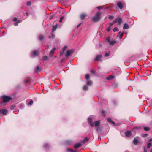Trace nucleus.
<instances>
[{
	"label": "nucleus",
	"mask_w": 152,
	"mask_h": 152,
	"mask_svg": "<svg viewBox=\"0 0 152 152\" xmlns=\"http://www.w3.org/2000/svg\"><path fill=\"white\" fill-rule=\"evenodd\" d=\"M114 77L113 75H109L107 78V79L108 80H112L113 79Z\"/></svg>",
	"instance_id": "obj_16"
},
{
	"label": "nucleus",
	"mask_w": 152,
	"mask_h": 152,
	"mask_svg": "<svg viewBox=\"0 0 152 152\" xmlns=\"http://www.w3.org/2000/svg\"><path fill=\"white\" fill-rule=\"evenodd\" d=\"M73 142V141L71 140H68L64 142V144L66 145H71L72 143Z\"/></svg>",
	"instance_id": "obj_7"
},
{
	"label": "nucleus",
	"mask_w": 152,
	"mask_h": 152,
	"mask_svg": "<svg viewBox=\"0 0 152 152\" xmlns=\"http://www.w3.org/2000/svg\"><path fill=\"white\" fill-rule=\"evenodd\" d=\"M18 20V18L16 17H15L13 19L12 21L13 22L17 21Z\"/></svg>",
	"instance_id": "obj_40"
},
{
	"label": "nucleus",
	"mask_w": 152,
	"mask_h": 152,
	"mask_svg": "<svg viewBox=\"0 0 152 152\" xmlns=\"http://www.w3.org/2000/svg\"><path fill=\"white\" fill-rule=\"evenodd\" d=\"M119 34H120V36H119V38L120 39H121L122 37H123V34H124V32H122L121 34V32H119Z\"/></svg>",
	"instance_id": "obj_30"
},
{
	"label": "nucleus",
	"mask_w": 152,
	"mask_h": 152,
	"mask_svg": "<svg viewBox=\"0 0 152 152\" xmlns=\"http://www.w3.org/2000/svg\"><path fill=\"white\" fill-rule=\"evenodd\" d=\"M15 107V105H13L11 106L10 109L11 110H13L14 109V108Z\"/></svg>",
	"instance_id": "obj_39"
},
{
	"label": "nucleus",
	"mask_w": 152,
	"mask_h": 152,
	"mask_svg": "<svg viewBox=\"0 0 152 152\" xmlns=\"http://www.w3.org/2000/svg\"><path fill=\"white\" fill-rule=\"evenodd\" d=\"M88 121L90 123H91L92 121V120L91 118H88Z\"/></svg>",
	"instance_id": "obj_47"
},
{
	"label": "nucleus",
	"mask_w": 152,
	"mask_h": 152,
	"mask_svg": "<svg viewBox=\"0 0 152 152\" xmlns=\"http://www.w3.org/2000/svg\"><path fill=\"white\" fill-rule=\"evenodd\" d=\"M149 142H152V139H150L149 140Z\"/></svg>",
	"instance_id": "obj_57"
},
{
	"label": "nucleus",
	"mask_w": 152,
	"mask_h": 152,
	"mask_svg": "<svg viewBox=\"0 0 152 152\" xmlns=\"http://www.w3.org/2000/svg\"><path fill=\"white\" fill-rule=\"evenodd\" d=\"M48 37H49V38H51V37L50 36H49Z\"/></svg>",
	"instance_id": "obj_60"
},
{
	"label": "nucleus",
	"mask_w": 152,
	"mask_h": 152,
	"mask_svg": "<svg viewBox=\"0 0 152 152\" xmlns=\"http://www.w3.org/2000/svg\"><path fill=\"white\" fill-rule=\"evenodd\" d=\"M102 6H98L97 7V8L100 10L102 8Z\"/></svg>",
	"instance_id": "obj_49"
},
{
	"label": "nucleus",
	"mask_w": 152,
	"mask_h": 152,
	"mask_svg": "<svg viewBox=\"0 0 152 152\" xmlns=\"http://www.w3.org/2000/svg\"><path fill=\"white\" fill-rule=\"evenodd\" d=\"M53 18V17L52 16H50V19H52Z\"/></svg>",
	"instance_id": "obj_56"
},
{
	"label": "nucleus",
	"mask_w": 152,
	"mask_h": 152,
	"mask_svg": "<svg viewBox=\"0 0 152 152\" xmlns=\"http://www.w3.org/2000/svg\"><path fill=\"white\" fill-rule=\"evenodd\" d=\"M114 18V16L112 15H110L108 17V18L110 20L113 19Z\"/></svg>",
	"instance_id": "obj_41"
},
{
	"label": "nucleus",
	"mask_w": 152,
	"mask_h": 152,
	"mask_svg": "<svg viewBox=\"0 0 152 152\" xmlns=\"http://www.w3.org/2000/svg\"><path fill=\"white\" fill-rule=\"evenodd\" d=\"M106 40L108 42V43H109L111 41L110 37H108L107 39Z\"/></svg>",
	"instance_id": "obj_48"
},
{
	"label": "nucleus",
	"mask_w": 152,
	"mask_h": 152,
	"mask_svg": "<svg viewBox=\"0 0 152 152\" xmlns=\"http://www.w3.org/2000/svg\"><path fill=\"white\" fill-rule=\"evenodd\" d=\"M107 121L113 124V125L115 124V123L114 121H112V120H111V119L110 118H107Z\"/></svg>",
	"instance_id": "obj_18"
},
{
	"label": "nucleus",
	"mask_w": 152,
	"mask_h": 152,
	"mask_svg": "<svg viewBox=\"0 0 152 152\" xmlns=\"http://www.w3.org/2000/svg\"><path fill=\"white\" fill-rule=\"evenodd\" d=\"M151 152H152V149L151 151Z\"/></svg>",
	"instance_id": "obj_61"
},
{
	"label": "nucleus",
	"mask_w": 152,
	"mask_h": 152,
	"mask_svg": "<svg viewBox=\"0 0 152 152\" xmlns=\"http://www.w3.org/2000/svg\"><path fill=\"white\" fill-rule=\"evenodd\" d=\"M113 22V24H114L117 23L118 25L120 26L122 22V19L121 17H118L115 19Z\"/></svg>",
	"instance_id": "obj_3"
},
{
	"label": "nucleus",
	"mask_w": 152,
	"mask_h": 152,
	"mask_svg": "<svg viewBox=\"0 0 152 152\" xmlns=\"http://www.w3.org/2000/svg\"><path fill=\"white\" fill-rule=\"evenodd\" d=\"M144 152H147V151L145 149L144 150Z\"/></svg>",
	"instance_id": "obj_59"
},
{
	"label": "nucleus",
	"mask_w": 152,
	"mask_h": 152,
	"mask_svg": "<svg viewBox=\"0 0 152 152\" xmlns=\"http://www.w3.org/2000/svg\"><path fill=\"white\" fill-rule=\"evenodd\" d=\"M125 134L126 136L129 137L132 135L131 132L130 131H127L125 132Z\"/></svg>",
	"instance_id": "obj_14"
},
{
	"label": "nucleus",
	"mask_w": 152,
	"mask_h": 152,
	"mask_svg": "<svg viewBox=\"0 0 152 152\" xmlns=\"http://www.w3.org/2000/svg\"><path fill=\"white\" fill-rule=\"evenodd\" d=\"M18 23L17 21L15 23H14V25L15 26H17L18 25Z\"/></svg>",
	"instance_id": "obj_50"
},
{
	"label": "nucleus",
	"mask_w": 152,
	"mask_h": 152,
	"mask_svg": "<svg viewBox=\"0 0 152 152\" xmlns=\"http://www.w3.org/2000/svg\"><path fill=\"white\" fill-rule=\"evenodd\" d=\"M139 142V140L138 139L134 138V139L133 143L135 145H136L138 144Z\"/></svg>",
	"instance_id": "obj_12"
},
{
	"label": "nucleus",
	"mask_w": 152,
	"mask_h": 152,
	"mask_svg": "<svg viewBox=\"0 0 152 152\" xmlns=\"http://www.w3.org/2000/svg\"><path fill=\"white\" fill-rule=\"evenodd\" d=\"M90 72H91V74H95L96 72L95 71H94V70L93 69H91L90 70Z\"/></svg>",
	"instance_id": "obj_42"
},
{
	"label": "nucleus",
	"mask_w": 152,
	"mask_h": 152,
	"mask_svg": "<svg viewBox=\"0 0 152 152\" xmlns=\"http://www.w3.org/2000/svg\"><path fill=\"white\" fill-rule=\"evenodd\" d=\"M27 15L28 16V14H27Z\"/></svg>",
	"instance_id": "obj_62"
},
{
	"label": "nucleus",
	"mask_w": 152,
	"mask_h": 152,
	"mask_svg": "<svg viewBox=\"0 0 152 152\" xmlns=\"http://www.w3.org/2000/svg\"><path fill=\"white\" fill-rule=\"evenodd\" d=\"M44 148L46 149H48L49 147V144H46L44 145Z\"/></svg>",
	"instance_id": "obj_26"
},
{
	"label": "nucleus",
	"mask_w": 152,
	"mask_h": 152,
	"mask_svg": "<svg viewBox=\"0 0 152 152\" xmlns=\"http://www.w3.org/2000/svg\"><path fill=\"white\" fill-rule=\"evenodd\" d=\"M56 50L55 48H54L53 49L50 51V54H53L54 50Z\"/></svg>",
	"instance_id": "obj_35"
},
{
	"label": "nucleus",
	"mask_w": 152,
	"mask_h": 152,
	"mask_svg": "<svg viewBox=\"0 0 152 152\" xmlns=\"http://www.w3.org/2000/svg\"><path fill=\"white\" fill-rule=\"evenodd\" d=\"M32 53L33 55L35 56H37L38 54V52L36 50H34L33 51Z\"/></svg>",
	"instance_id": "obj_22"
},
{
	"label": "nucleus",
	"mask_w": 152,
	"mask_h": 152,
	"mask_svg": "<svg viewBox=\"0 0 152 152\" xmlns=\"http://www.w3.org/2000/svg\"><path fill=\"white\" fill-rule=\"evenodd\" d=\"M96 131L98 133H100L101 132L102 130H101V128H100L98 126V127H96Z\"/></svg>",
	"instance_id": "obj_24"
},
{
	"label": "nucleus",
	"mask_w": 152,
	"mask_h": 152,
	"mask_svg": "<svg viewBox=\"0 0 152 152\" xmlns=\"http://www.w3.org/2000/svg\"><path fill=\"white\" fill-rule=\"evenodd\" d=\"M100 124V121H98L95 122V126L96 127L99 126V125Z\"/></svg>",
	"instance_id": "obj_17"
},
{
	"label": "nucleus",
	"mask_w": 152,
	"mask_h": 152,
	"mask_svg": "<svg viewBox=\"0 0 152 152\" xmlns=\"http://www.w3.org/2000/svg\"><path fill=\"white\" fill-rule=\"evenodd\" d=\"M144 129L145 131H149L150 129V128L149 127H145L144 128Z\"/></svg>",
	"instance_id": "obj_32"
},
{
	"label": "nucleus",
	"mask_w": 152,
	"mask_h": 152,
	"mask_svg": "<svg viewBox=\"0 0 152 152\" xmlns=\"http://www.w3.org/2000/svg\"><path fill=\"white\" fill-rule=\"evenodd\" d=\"M151 146V142H149L148 144L147 148L148 149H149L150 147Z\"/></svg>",
	"instance_id": "obj_33"
},
{
	"label": "nucleus",
	"mask_w": 152,
	"mask_h": 152,
	"mask_svg": "<svg viewBox=\"0 0 152 152\" xmlns=\"http://www.w3.org/2000/svg\"><path fill=\"white\" fill-rule=\"evenodd\" d=\"M64 59H62L61 61V62H63V61H64Z\"/></svg>",
	"instance_id": "obj_58"
},
{
	"label": "nucleus",
	"mask_w": 152,
	"mask_h": 152,
	"mask_svg": "<svg viewBox=\"0 0 152 152\" xmlns=\"http://www.w3.org/2000/svg\"><path fill=\"white\" fill-rule=\"evenodd\" d=\"M102 57V54H100L97 55L96 58L95 59V61H99V60Z\"/></svg>",
	"instance_id": "obj_9"
},
{
	"label": "nucleus",
	"mask_w": 152,
	"mask_h": 152,
	"mask_svg": "<svg viewBox=\"0 0 152 152\" xmlns=\"http://www.w3.org/2000/svg\"><path fill=\"white\" fill-rule=\"evenodd\" d=\"M26 4L28 6H30L31 5V3L30 1H28L27 2Z\"/></svg>",
	"instance_id": "obj_43"
},
{
	"label": "nucleus",
	"mask_w": 152,
	"mask_h": 152,
	"mask_svg": "<svg viewBox=\"0 0 152 152\" xmlns=\"http://www.w3.org/2000/svg\"><path fill=\"white\" fill-rule=\"evenodd\" d=\"M57 28V26L56 25L53 26L52 32H54L56 30Z\"/></svg>",
	"instance_id": "obj_19"
},
{
	"label": "nucleus",
	"mask_w": 152,
	"mask_h": 152,
	"mask_svg": "<svg viewBox=\"0 0 152 152\" xmlns=\"http://www.w3.org/2000/svg\"><path fill=\"white\" fill-rule=\"evenodd\" d=\"M8 111L7 109H0V113H1L3 115H6L8 113Z\"/></svg>",
	"instance_id": "obj_4"
},
{
	"label": "nucleus",
	"mask_w": 152,
	"mask_h": 152,
	"mask_svg": "<svg viewBox=\"0 0 152 152\" xmlns=\"http://www.w3.org/2000/svg\"><path fill=\"white\" fill-rule=\"evenodd\" d=\"M33 103V101L32 100H31L28 103V104L29 105H31Z\"/></svg>",
	"instance_id": "obj_44"
},
{
	"label": "nucleus",
	"mask_w": 152,
	"mask_h": 152,
	"mask_svg": "<svg viewBox=\"0 0 152 152\" xmlns=\"http://www.w3.org/2000/svg\"><path fill=\"white\" fill-rule=\"evenodd\" d=\"M118 28L116 27H115L113 29V31L114 32H115L116 31H118Z\"/></svg>",
	"instance_id": "obj_34"
},
{
	"label": "nucleus",
	"mask_w": 152,
	"mask_h": 152,
	"mask_svg": "<svg viewBox=\"0 0 152 152\" xmlns=\"http://www.w3.org/2000/svg\"><path fill=\"white\" fill-rule=\"evenodd\" d=\"M66 151L67 152H75V151L72 149H69L68 148L66 149Z\"/></svg>",
	"instance_id": "obj_29"
},
{
	"label": "nucleus",
	"mask_w": 152,
	"mask_h": 152,
	"mask_svg": "<svg viewBox=\"0 0 152 152\" xmlns=\"http://www.w3.org/2000/svg\"><path fill=\"white\" fill-rule=\"evenodd\" d=\"M114 24H113V22L111 23H110L109 26L106 28V30L108 32H109L111 30V28L112 27L113 25Z\"/></svg>",
	"instance_id": "obj_8"
},
{
	"label": "nucleus",
	"mask_w": 152,
	"mask_h": 152,
	"mask_svg": "<svg viewBox=\"0 0 152 152\" xmlns=\"http://www.w3.org/2000/svg\"><path fill=\"white\" fill-rule=\"evenodd\" d=\"M129 28V26L127 23H125L124 24L123 26L124 29H127Z\"/></svg>",
	"instance_id": "obj_15"
},
{
	"label": "nucleus",
	"mask_w": 152,
	"mask_h": 152,
	"mask_svg": "<svg viewBox=\"0 0 152 152\" xmlns=\"http://www.w3.org/2000/svg\"><path fill=\"white\" fill-rule=\"evenodd\" d=\"M22 21L21 20H17V22H18V23H19L22 22Z\"/></svg>",
	"instance_id": "obj_52"
},
{
	"label": "nucleus",
	"mask_w": 152,
	"mask_h": 152,
	"mask_svg": "<svg viewBox=\"0 0 152 152\" xmlns=\"http://www.w3.org/2000/svg\"><path fill=\"white\" fill-rule=\"evenodd\" d=\"M63 53H64V52H63V51H62H62H61L60 52V55L61 56H62L63 55Z\"/></svg>",
	"instance_id": "obj_53"
},
{
	"label": "nucleus",
	"mask_w": 152,
	"mask_h": 152,
	"mask_svg": "<svg viewBox=\"0 0 152 152\" xmlns=\"http://www.w3.org/2000/svg\"><path fill=\"white\" fill-rule=\"evenodd\" d=\"M81 23H80V24H79L77 26V27L78 28L80 25H81Z\"/></svg>",
	"instance_id": "obj_54"
},
{
	"label": "nucleus",
	"mask_w": 152,
	"mask_h": 152,
	"mask_svg": "<svg viewBox=\"0 0 152 152\" xmlns=\"http://www.w3.org/2000/svg\"><path fill=\"white\" fill-rule=\"evenodd\" d=\"M64 17L63 16L61 17L60 19L59 22L61 23L62 22V20L64 18Z\"/></svg>",
	"instance_id": "obj_38"
},
{
	"label": "nucleus",
	"mask_w": 152,
	"mask_h": 152,
	"mask_svg": "<svg viewBox=\"0 0 152 152\" xmlns=\"http://www.w3.org/2000/svg\"><path fill=\"white\" fill-rule=\"evenodd\" d=\"M110 52H106L104 55L105 56L108 57L109 56Z\"/></svg>",
	"instance_id": "obj_37"
},
{
	"label": "nucleus",
	"mask_w": 152,
	"mask_h": 152,
	"mask_svg": "<svg viewBox=\"0 0 152 152\" xmlns=\"http://www.w3.org/2000/svg\"><path fill=\"white\" fill-rule=\"evenodd\" d=\"M42 69L41 67H39L38 66H37L35 69V71L36 72L38 73L40 72L42 70Z\"/></svg>",
	"instance_id": "obj_11"
},
{
	"label": "nucleus",
	"mask_w": 152,
	"mask_h": 152,
	"mask_svg": "<svg viewBox=\"0 0 152 152\" xmlns=\"http://www.w3.org/2000/svg\"><path fill=\"white\" fill-rule=\"evenodd\" d=\"M117 5L118 7L121 10H122L123 8V5L122 3L120 2H118Z\"/></svg>",
	"instance_id": "obj_6"
},
{
	"label": "nucleus",
	"mask_w": 152,
	"mask_h": 152,
	"mask_svg": "<svg viewBox=\"0 0 152 152\" xmlns=\"http://www.w3.org/2000/svg\"><path fill=\"white\" fill-rule=\"evenodd\" d=\"M101 13L100 12H98L92 18V20L94 22H96L99 20L100 19V16Z\"/></svg>",
	"instance_id": "obj_2"
},
{
	"label": "nucleus",
	"mask_w": 152,
	"mask_h": 152,
	"mask_svg": "<svg viewBox=\"0 0 152 152\" xmlns=\"http://www.w3.org/2000/svg\"><path fill=\"white\" fill-rule=\"evenodd\" d=\"M82 145V144L81 143H77L75 145H74V148L76 149H77L80 147Z\"/></svg>",
	"instance_id": "obj_10"
},
{
	"label": "nucleus",
	"mask_w": 152,
	"mask_h": 152,
	"mask_svg": "<svg viewBox=\"0 0 152 152\" xmlns=\"http://www.w3.org/2000/svg\"><path fill=\"white\" fill-rule=\"evenodd\" d=\"M43 59L44 61H46L48 59V58L46 56H44L43 57Z\"/></svg>",
	"instance_id": "obj_31"
},
{
	"label": "nucleus",
	"mask_w": 152,
	"mask_h": 152,
	"mask_svg": "<svg viewBox=\"0 0 152 152\" xmlns=\"http://www.w3.org/2000/svg\"><path fill=\"white\" fill-rule=\"evenodd\" d=\"M115 43L116 41L115 40H113L112 41H110L109 43L110 44V45H113Z\"/></svg>",
	"instance_id": "obj_27"
},
{
	"label": "nucleus",
	"mask_w": 152,
	"mask_h": 152,
	"mask_svg": "<svg viewBox=\"0 0 152 152\" xmlns=\"http://www.w3.org/2000/svg\"><path fill=\"white\" fill-rule=\"evenodd\" d=\"M73 53L72 50H67L66 51V53L65 54V56L66 57H68L70 55H72Z\"/></svg>",
	"instance_id": "obj_5"
},
{
	"label": "nucleus",
	"mask_w": 152,
	"mask_h": 152,
	"mask_svg": "<svg viewBox=\"0 0 152 152\" xmlns=\"http://www.w3.org/2000/svg\"><path fill=\"white\" fill-rule=\"evenodd\" d=\"M45 38V36L43 35H40L39 36V39L40 40H43Z\"/></svg>",
	"instance_id": "obj_25"
},
{
	"label": "nucleus",
	"mask_w": 152,
	"mask_h": 152,
	"mask_svg": "<svg viewBox=\"0 0 152 152\" xmlns=\"http://www.w3.org/2000/svg\"><path fill=\"white\" fill-rule=\"evenodd\" d=\"M87 85L83 86V89L84 91H87L88 89V88Z\"/></svg>",
	"instance_id": "obj_21"
},
{
	"label": "nucleus",
	"mask_w": 152,
	"mask_h": 152,
	"mask_svg": "<svg viewBox=\"0 0 152 152\" xmlns=\"http://www.w3.org/2000/svg\"><path fill=\"white\" fill-rule=\"evenodd\" d=\"M148 135V134H145L142 135V136L143 137H147Z\"/></svg>",
	"instance_id": "obj_51"
},
{
	"label": "nucleus",
	"mask_w": 152,
	"mask_h": 152,
	"mask_svg": "<svg viewBox=\"0 0 152 152\" xmlns=\"http://www.w3.org/2000/svg\"><path fill=\"white\" fill-rule=\"evenodd\" d=\"M87 16V15L85 14H82L80 15V18L82 20H84L85 17Z\"/></svg>",
	"instance_id": "obj_13"
},
{
	"label": "nucleus",
	"mask_w": 152,
	"mask_h": 152,
	"mask_svg": "<svg viewBox=\"0 0 152 152\" xmlns=\"http://www.w3.org/2000/svg\"><path fill=\"white\" fill-rule=\"evenodd\" d=\"M12 99V98L10 96H8L6 95H4L1 97V99L3 100V102L0 103V106L3 103H6L9 102Z\"/></svg>",
	"instance_id": "obj_1"
},
{
	"label": "nucleus",
	"mask_w": 152,
	"mask_h": 152,
	"mask_svg": "<svg viewBox=\"0 0 152 152\" xmlns=\"http://www.w3.org/2000/svg\"><path fill=\"white\" fill-rule=\"evenodd\" d=\"M67 48V46H65L64 47L63 49L62 50L63 51V52H64V51L66 50Z\"/></svg>",
	"instance_id": "obj_45"
},
{
	"label": "nucleus",
	"mask_w": 152,
	"mask_h": 152,
	"mask_svg": "<svg viewBox=\"0 0 152 152\" xmlns=\"http://www.w3.org/2000/svg\"><path fill=\"white\" fill-rule=\"evenodd\" d=\"M89 140V139L87 138V137H86L85 139L82 141V142L83 143H85L86 142H88Z\"/></svg>",
	"instance_id": "obj_20"
},
{
	"label": "nucleus",
	"mask_w": 152,
	"mask_h": 152,
	"mask_svg": "<svg viewBox=\"0 0 152 152\" xmlns=\"http://www.w3.org/2000/svg\"><path fill=\"white\" fill-rule=\"evenodd\" d=\"M102 116L105 117L106 115L105 114V112L104 110H103L102 111Z\"/></svg>",
	"instance_id": "obj_36"
},
{
	"label": "nucleus",
	"mask_w": 152,
	"mask_h": 152,
	"mask_svg": "<svg viewBox=\"0 0 152 152\" xmlns=\"http://www.w3.org/2000/svg\"><path fill=\"white\" fill-rule=\"evenodd\" d=\"M25 83H27L29 82V80L28 79H27L25 80H24Z\"/></svg>",
	"instance_id": "obj_46"
},
{
	"label": "nucleus",
	"mask_w": 152,
	"mask_h": 152,
	"mask_svg": "<svg viewBox=\"0 0 152 152\" xmlns=\"http://www.w3.org/2000/svg\"><path fill=\"white\" fill-rule=\"evenodd\" d=\"M90 78V76L89 74H87L86 75L85 78L86 80H88L89 78Z\"/></svg>",
	"instance_id": "obj_28"
},
{
	"label": "nucleus",
	"mask_w": 152,
	"mask_h": 152,
	"mask_svg": "<svg viewBox=\"0 0 152 152\" xmlns=\"http://www.w3.org/2000/svg\"><path fill=\"white\" fill-rule=\"evenodd\" d=\"M92 126V127H93L94 126V124L93 123H91V124H90Z\"/></svg>",
	"instance_id": "obj_55"
},
{
	"label": "nucleus",
	"mask_w": 152,
	"mask_h": 152,
	"mask_svg": "<svg viewBox=\"0 0 152 152\" xmlns=\"http://www.w3.org/2000/svg\"><path fill=\"white\" fill-rule=\"evenodd\" d=\"M93 83L90 80H88L87 81L86 83V85L87 86H90L92 85Z\"/></svg>",
	"instance_id": "obj_23"
}]
</instances>
